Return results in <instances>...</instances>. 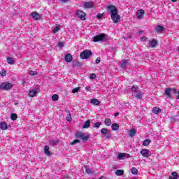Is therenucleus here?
I'll return each instance as SVG.
<instances>
[{
    "instance_id": "1",
    "label": "nucleus",
    "mask_w": 179,
    "mask_h": 179,
    "mask_svg": "<svg viewBox=\"0 0 179 179\" xmlns=\"http://www.w3.org/2000/svg\"><path fill=\"white\" fill-rule=\"evenodd\" d=\"M13 87V84L9 82H4L0 84V90H10Z\"/></svg>"
},
{
    "instance_id": "2",
    "label": "nucleus",
    "mask_w": 179,
    "mask_h": 179,
    "mask_svg": "<svg viewBox=\"0 0 179 179\" xmlns=\"http://www.w3.org/2000/svg\"><path fill=\"white\" fill-rule=\"evenodd\" d=\"M171 92L176 94L177 93V90L176 88H166L164 93V96H166L167 99H171Z\"/></svg>"
},
{
    "instance_id": "3",
    "label": "nucleus",
    "mask_w": 179,
    "mask_h": 179,
    "mask_svg": "<svg viewBox=\"0 0 179 179\" xmlns=\"http://www.w3.org/2000/svg\"><path fill=\"white\" fill-rule=\"evenodd\" d=\"M92 55V51L89 50H85L80 53V57L81 59H87V58H90Z\"/></svg>"
},
{
    "instance_id": "4",
    "label": "nucleus",
    "mask_w": 179,
    "mask_h": 179,
    "mask_svg": "<svg viewBox=\"0 0 179 179\" xmlns=\"http://www.w3.org/2000/svg\"><path fill=\"white\" fill-rule=\"evenodd\" d=\"M106 9L110 16H112V15L118 13V9H117V7H115L114 5L108 6Z\"/></svg>"
},
{
    "instance_id": "5",
    "label": "nucleus",
    "mask_w": 179,
    "mask_h": 179,
    "mask_svg": "<svg viewBox=\"0 0 179 179\" xmlns=\"http://www.w3.org/2000/svg\"><path fill=\"white\" fill-rule=\"evenodd\" d=\"M75 136L78 139H82V141H83L84 142L87 141V139H89V138H90L89 136H86V135H85L84 133H82L80 131L76 132L75 134Z\"/></svg>"
},
{
    "instance_id": "6",
    "label": "nucleus",
    "mask_w": 179,
    "mask_h": 179,
    "mask_svg": "<svg viewBox=\"0 0 179 179\" xmlns=\"http://www.w3.org/2000/svg\"><path fill=\"white\" fill-rule=\"evenodd\" d=\"M38 92H40L39 87H36L32 90H30L29 91V97H36V96H37L38 94Z\"/></svg>"
},
{
    "instance_id": "7",
    "label": "nucleus",
    "mask_w": 179,
    "mask_h": 179,
    "mask_svg": "<svg viewBox=\"0 0 179 179\" xmlns=\"http://www.w3.org/2000/svg\"><path fill=\"white\" fill-rule=\"evenodd\" d=\"M106 38V34H101L99 35L95 36L93 38L94 43H98V41H103Z\"/></svg>"
},
{
    "instance_id": "8",
    "label": "nucleus",
    "mask_w": 179,
    "mask_h": 179,
    "mask_svg": "<svg viewBox=\"0 0 179 179\" xmlns=\"http://www.w3.org/2000/svg\"><path fill=\"white\" fill-rule=\"evenodd\" d=\"M110 17L113 22V23H118L120 22V15H118V13H116L115 14H113L110 15Z\"/></svg>"
},
{
    "instance_id": "9",
    "label": "nucleus",
    "mask_w": 179,
    "mask_h": 179,
    "mask_svg": "<svg viewBox=\"0 0 179 179\" xmlns=\"http://www.w3.org/2000/svg\"><path fill=\"white\" fill-rule=\"evenodd\" d=\"M77 16H78V17L82 20H86V13H85V12L82 11V10H77V13H76Z\"/></svg>"
},
{
    "instance_id": "10",
    "label": "nucleus",
    "mask_w": 179,
    "mask_h": 179,
    "mask_svg": "<svg viewBox=\"0 0 179 179\" xmlns=\"http://www.w3.org/2000/svg\"><path fill=\"white\" fill-rule=\"evenodd\" d=\"M143 15H145V10H138L136 13V17L138 19H143Z\"/></svg>"
},
{
    "instance_id": "11",
    "label": "nucleus",
    "mask_w": 179,
    "mask_h": 179,
    "mask_svg": "<svg viewBox=\"0 0 179 179\" xmlns=\"http://www.w3.org/2000/svg\"><path fill=\"white\" fill-rule=\"evenodd\" d=\"M144 94V92H142L141 91H138L134 94V97L137 99V100H141V99H143Z\"/></svg>"
},
{
    "instance_id": "12",
    "label": "nucleus",
    "mask_w": 179,
    "mask_h": 179,
    "mask_svg": "<svg viewBox=\"0 0 179 179\" xmlns=\"http://www.w3.org/2000/svg\"><path fill=\"white\" fill-rule=\"evenodd\" d=\"M141 155L143 156V157L148 158L149 157V150L148 149H142L140 152Z\"/></svg>"
},
{
    "instance_id": "13",
    "label": "nucleus",
    "mask_w": 179,
    "mask_h": 179,
    "mask_svg": "<svg viewBox=\"0 0 179 179\" xmlns=\"http://www.w3.org/2000/svg\"><path fill=\"white\" fill-rule=\"evenodd\" d=\"M101 133L103 134V135L105 136L106 139H110V135H108V129L106 128H102L101 129Z\"/></svg>"
},
{
    "instance_id": "14",
    "label": "nucleus",
    "mask_w": 179,
    "mask_h": 179,
    "mask_svg": "<svg viewBox=\"0 0 179 179\" xmlns=\"http://www.w3.org/2000/svg\"><path fill=\"white\" fill-rule=\"evenodd\" d=\"M93 6H94V4L93 3V2L90 1V2H85L84 3V9H90L92 8H93Z\"/></svg>"
},
{
    "instance_id": "15",
    "label": "nucleus",
    "mask_w": 179,
    "mask_h": 179,
    "mask_svg": "<svg viewBox=\"0 0 179 179\" xmlns=\"http://www.w3.org/2000/svg\"><path fill=\"white\" fill-rule=\"evenodd\" d=\"M125 157H129V154L127 155L124 152H119L117 155V159H119V160H124Z\"/></svg>"
},
{
    "instance_id": "16",
    "label": "nucleus",
    "mask_w": 179,
    "mask_h": 179,
    "mask_svg": "<svg viewBox=\"0 0 179 179\" xmlns=\"http://www.w3.org/2000/svg\"><path fill=\"white\" fill-rule=\"evenodd\" d=\"M30 16H32L34 20H40V19H41V17H40V14H38V13L32 12L30 13Z\"/></svg>"
},
{
    "instance_id": "17",
    "label": "nucleus",
    "mask_w": 179,
    "mask_h": 179,
    "mask_svg": "<svg viewBox=\"0 0 179 179\" xmlns=\"http://www.w3.org/2000/svg\"><path fill=\"white\" fill-rule=\"evenodd\" d=\"M129 62V60H128V59L122 60V63L119 64L120 68H122V69L127 68V65H128Z\"/></svg>"
},
{
    "instance_id": "18",
    "label": "nucleus",
    "mask_w": 179,
    "mask_h": 179,
    "mask_svg": "<svg viewBox=\"0 0 179 179\" xmlns=\"http://www.w3.org/2000/svg\"><path fill=\"white\" fill-rule=\"evenodd\" d=\"M157 41L155 38L150 41V47H151V48H156V47H157Z\"/></svg>"
},
{
    "instance_id": "19",
    "label": "nucleus",
    "mask_w": 179,
    "mask_h": 179,
    "mask_svg": "<svg viewBox=\"0 0 179 179\" xmlns=\"http://www.w3.org/2000/svg\"><path fill=\"white\" fill-rule=\"evenodd\" d=\"M43 150H44L45 155H47V156H51V152H50V146L45 145L43 148Z\"/></svg>"
},
{
    "instance_id": "20",
    "label": "nucleus",
    "mask_w": 179,
    "mask_h": 179,
    "mask_svg": "<svg viewBox=\"0 0 179 179\" xmlns=\"http://www.w3.org/2000/svg\"><path fill=\"white\" fill-rule=\"evenodd\" d=\"M164 27L162 25H158L155 28V31L157 33H162V31H164Z\"/></svg>"
},
{
    "instance_id": "21",
    "label": "nucleus",
    "mask_w": 179,
    "mask_h": 179,
    "mask_svg": "<svg viewBox=\"0 0 179 179\" xmlns=\"http://www.w3.org/2000/svg\"><path fill=\"white\" fill-rule=\"evenodd\" d=\"M91 104H93V106H99L100 105V101L97 99H92L90 101Z\"/></svg>"
},
{
    "instance_id": "22",
    "label": "nucleus",
    "mask_w": 179,
    "mask_h": 179,
    "mask_svg": "<svg viewBox=\"0 0 179 179\" xmlns=\"http://www.w3.org/2000/svg\"><path fill=\"white\" fill-rule=\"evenodd\" d=\"M0 128L2 131H6L8 129V124H6V122H2L0 124Z\"/></svg>"
},
{
    "instance_id": "23",
    "label": "nucleus",
    "mask_w": 179,
    "mask_h": 179,
    "mask_svg": "<svg viewBox=\"0 0 179 179\" xmlns=\"http://www.w3.org/2000/svg\"><path fill=\"white\" fill-rule=\"evenodd\" d=\"M73 57H72V55L71 54H67L65 57V61L66 62H72V59H73Z\"/></svg>"
},
{
    "instance_id": "24",
    "label": "nucleus",
    "mask_w": 179,
    "mask_h": 179,
    "mask_svg": "<svg viewBox=\"0 0 179 179\" xmlns=\"http://www.w3.org/2000/svg\"><path fill=\"white\" fill-rule=\"evenodd\" d=\"M152 113L154 114H160V113H162V109H160V108L154 107L152 108Z\"/></svg>"
},
{
    "instance_id": "25",
    "label": "nucleus",
    "mask_w": 179,
    "mask_h": 179,
    "mask_svg": "<svg viewBox=\"0 0 179 179\" xmlns=\"http://www.w3.org/2000/svg\"><path fill=\"white\" fill-rule=\"evenodd\" d=\"M113 131H118L120 129V125L117 123H113L111 126Z\"/></svg>"
},
{
    "instance_id": "26",
    "label": "nucleus",
    "mask_w": 179,
    "mask_h": 179,
    "mask_svg": "<svg viewBox=\"0 0 179 179\" xmlns=\"http://www.w3.org/2000/svg\"><path fill=\"white\" fill-rule=\"evenodd\" d=\"M7 62L9 65H13L15 64V59L13 57H7Z\"/></svg>"
},
{
    "instance_id": "27",
    "label": "nucleus",
    "mask_w": 179,
    "mask_h": 179,
    "mask_svg": "<svg viewBox=\"0 0 179 179\" xmlns=\"http://www.w3.org/2000/svg\"><path fill=\"white\" fill-rule=\"evenodd\" d=\"M129 136H131V138L134 137V135H136V130H135V129H131L129 130Z\"/></svg>"
},
{
    "instance_id": "28",
    "label": "nucleus",
    "mask_w": 179,
    "mask_h": 179,
    "mask_svg": "<svg viewBox=\"0 0 179 179\" xmlns=\"http://www.w3.org/2000/svg\"><path fill=\"white\" fill-rule=\"evenodd\" d=\"M178 174L177 172H172L171 176L169 177V179H178Z\"/></svg>"
},
{
    "instance_id": "29",
    "label": "nucleus",
    "mask_w": 179,
    "mask_h": 179,
    "mask_svg": "<svg viewBox=\"0 0 179 179\" xmlns=\"http://www.w3.org/2000/svg\"><path fill=\"white\" fill-rule=\"evenodd\" d=\"M106 127H110L111 125V119L106 118L104 120Z\"/></svg>"
},
{
    "instance_id": "30",
    "label": "nucleus",
    "mask_w": 179,
    "mask_h": 179,
    "mask_svg": "<svg viewBox=\"0 0 179 179\" xmlns=\"http://www.w3.org/2000/svg\"><path fill=\"white\" fill-rule=\"evenodd\" d=\"M150 139L148 138L145 139L143 142V146H149V145L150 144Z\"/></svg>"
},
{
    "instance_id": "31",
    "label": "nucleus",
    "mask_w": 179,
    "mask_h": 179,
    "mask_svg": "<svg viewBox=\"0 0 179 179\" xmlns=\"http://www.w3.org/2000/svg\"><path fill=\"white\" fill-rule=\"evenodd\" d=\"M115 174H116V176H124V170L117 169L115 171Z\"/></svg>"
},
{
    "instance_id": "32",
    "label": "nucleus",
    "mask_w": 179,
    "mask_h": 179,
    "mask_svg": "<svg viewBox=\"0 0 179 179\" xmlns=\"http://www.w3.org/2000/svg\"><path fill=\"white\" fill-rule=\"evenodd\" d=\"M90 127V120H87L85 122V124H84V125L83 126V128H85V129H87V128H89Z\"/></svg>"
},
{
    "instance_id": "33",
    "label": "nucleus",
    "mask_w": 179,
    "mask_h": 179,
    "mask_svg": "<svg viewBox=\"0 0 179 179\" xmlns=\"http://www.w3.org/2000/svg\"><path fill=\"white\" fill-rule=\"evenodd\" d=\"M10 120L12 121H16V120H17V115L16 113H12L10 116Z\"/></svg>"
},
{
    "instance_id": "34",
    "label": "nucleus",
    "mask_w": 179,
    "mask_h": 179,
    "mask_svg": "<svg viewBox=\"0 0 179 179\" xmlns=\"http://www.w3.org/2000/svg\"><path fill=\"white\" fill-rule=\"evenodd\" d=\"M131 171V173L134 174V176H138V169H136L135 167H132Z\"/></svg>"
},
{
    "instance_id": "35",
    "label": "nucleus",
    "mask_w": 179,
    "mask_h": 179,
    "mask_svg": "<svg viewBox=\"0 0 179 179\" xmlns=\"http://www.w3.org/2000/svg\"><path fill=\"white\" fill-rule=\"evenodd\" d=\"M61 29V27L59 25L55 27V29L52 30L53 33H58Z\"/></svg>"
},
{
    "instance_id": "36",
    "label": "nucleus",
    "mask_w": 179,
    "mask_h": 179,
    "mask_svg": "<svg viewBox=\"0 0 179 179\" xmlns=\"http://www.w3.org/2000/svg\"><path fill=\"white\" fill-rule=\"evenodd\" d=\"M59 99L58 94H55L52 96V100H53V101H57Z\"/></svg>"
},
{
    "instance_id": "37",
    "label": "nucleus",
    "mask_w": 179,
    "mask_h": 179,
    "mask_svg": "<svg viewBox=\"0 0 179 179\" xmlns=\"http://www.w3.org/2000/svg\"><path fill=\"white\" fill-rule=\"evenodd\" d=\"M76 143H80V140L79 139H76V140H73L71 143L70 145H76Z\"/></svg>"
},
{
    "instance_id": "38",
    "label": "nucleus",
    "mask_w": 179,
    "mask_h": 179,
    "mask_svg": "<svg viewBox=\"0 0 179 179\" xmlns=\"http://www.w3.org/2000/svg\"><path fill=\"white\" fill-rule=\"evenodd\" d=\"M80 87H78L73 89L71 93H73V94L78 93V92H80Z\"/></svg>"
},
{
    "instance_id": "39",
    "label": "nucleus",
    "mask_w": 179,
    "mask_h": 179,
    "mask_svg": "<svg viewBox=\"0 0 179 179\" xmlns=\"http://www.w3.org/2000/svg\"><path fill=\"white\" fill-rule=\"evenodd\" d=\"M131 91L134 92V93H136L138 92V86L137 85H133L131 87Z\"/></svg>"
},
{
    "instance_id": "40",
    "label": "nucleus",
    "mask_w": 179,
    "mask_h": 179,
    "mask_svg": "<svg viewBox=\"0 0 179 179\" xmlns=\"http://www.w3.org/2000/svg\"><path fill=\"white\" fill-rule=\"evenodd\" d=\"M68 115L66 117V120L69 122L72 121V117L71 116V113H69V110L67 111Z\"/></svg>"
},
{
    "instance_id": "41",
    "label": "nucleus",
    "mask_w": 179,
    "mask_h": 179,
    "mask_svg": "<svg viewBox=\"0 0 179 179\" xmlns=\"http://www.w3.org/2000/svg\"><path fill=\"white\" fill-rule=\"evenodd\" d=\"M0 75L1 76H6V71L5 69H3L0 71Z\"/></svg>"
},
{
    "instance_id": "42",
    "label": "nucleus",
    "mask_w": 179,
    "mask_h": 179,
    "mask_svg": "<svg viewBox=\"0 0 179 179\" xmlns=\"http://www.w3.org/2000/svg\"><path fill=\"white\" fill-rule=\"evenodd\" d=\"M85 171L87 174H92V169L86 166H85Z\"/></svg>"
},
{
    "instance_id": "43",
    "label": "nucleus",
    "mask_w": 179,
    "mask_h": 179,
    "mask_svg": "<svg viewBox=\"0 0 179 179\" xmlns=\"http://www.w3.org/2000/svg\"><path fill=\"white\" fill-rule=\"evenodd\" d=\"M37 73V71H29V75H31V76H36Z\"/></svg>"
},
{
    "instance_id": "44",
    "label": "nucleus",
    "mask_w": 179,
    "mask_h": 179,
    "mask_svg": "<svg viewBox=\"0 0 179 179\" xmlns=\"http://www.w3.org/2000/svg\"><path fill=\"white\" fill-rule=\"evenodd\" d=\"M94 128H100V126L101 125V123L100 122H96L95 124H94Z\"/></svg>"
},
{
    "instance_id": "45",
    "label": "nucleus",
    "mask_w": 179,
    "mask_h": 179,
    "mask_svg": "<svg viewBox=\"0 0 179 179\" xmlns=\"http://www.w3.org/2000/svg\"><path fill=\"white\" fill-rule=\"evenodd\" d=\"M65 46V43H64V42H59L58 43V47H59L60 48H62V47Z\"/></svg>"
},
{
    "instance_id": "46",
    "label": "nucleus",
    "mask_w": 179,
    "mask_h": 179,
    "mask_svg": "<svg viewBox=\"0 0 179 179\" xmlns=\"http://www.w3.org/2000/svg\"><path fill=\"white\" fill-rule=\"evenodd\" d=\"M95 62L96 64H99L100 62H101V58H100V57H97L95 60Z\"/></svg>"
},
{
    "instance_id": "47",
    "label": "nucleus",
    "mask_w": 179,
    "mask_h": 179,
    "mask_svg": "<svg viewBox=\"0 0 179 179\" xmlns=\"http://www.w3.org/2000/svg\"><path fill=\"white\" fill-rule=\"evenodd\" d=\"M96 73H92L90 76V79H96Z\"/></svg>"
},
{
    "instance_id": "48",
    "label": "nucleus",
    "mask_w": 179,
    "mask_h": 179,
    "mask_svg": "<svg viewBox=\"0 0 179 179\" xmlns=\"http://www.w3.org/2000/svg\"><path fill=\"white\" fill-rule=\"evenodd\" d=\"M96 17L97 19H101L103 17V14L101 13H99L97 15H96Z\"/></svg>"
},
{
    "instance_id": "49",
    "label": "nucleus",
    "mask_w": 179,
    "mask_h": 179,
    "mask_svg": "<svg viewBox=\"0 0 179 179\" xmlns=\"http://www.w3.org/2000/svg\"><path fill=\"white\" fill-rule=\"evenodd\" d=\"M85 90H87V92H92V88L89 86H86Z\"/></svg>"
},
{
    "instance_id": "50",
    "label": "nucleus",
    "mask_w": 179,
    "mask_h": 179,
    "mask_svg": "<svg viewBox=\"0 0 179 179\" xmlns=\"http://www.w3.org/2000/svg\"><path fill=\"white\" fill-rule=\"evenodd\" d=\"M69 2V0H60V3H66Z\"/></svg>"
},
{
    "instance_id": "51",
    "label": "nucleus",
    "mask_w": 179,
    "mask_h": 179,
    "mask_svg": "<svg viewBox=\"0 0 179 179\" xmlns=\"http://www.w3.org/2000/svg\"><path fill=\"white\" fill-rule=\"evenodd\" d=\"M82 65L83 64L79 62H76V66H82Z\"/></svg>"
},
{
    "instance_id": "52",
    "label": "nucleus",
    "mask_w": 179,
    "mask_h": 179,
    "mask_svg": "<svg viewBox=\"0 0 179 179\" xmlns=\"http://www.w3.org/2000/svg\"><path fill=\"white\" fill-rule=\"evenodd\" d=\"M141 40H143V41H146V40H148V38H146V36H143L141 37Z\"/></svg>"
},
{
    "instance_id": "53",
    "label": "nucleus",
    "mask_w": 179,
    "mask_h": 179,
    "mask_svg": "<svg viewBox=\"0 0 179 179\" xmlns=\"http://www.w3.org/2000/svg\"><path fill=\"white\" fill-rule=\"evenodd\" d=\"M120 115V113L117 112L114 114V117H118Z\"/></svg>"
},
{
    "instance_id": "54",
    "label": "nucleus",
    "mask_w": 179,
    "mask_h": 179,
    "mask_svg": "<svg viewBox=\"0 0 179 179\" xmlns=\"http://www.w3.org/2000/svg\"><path fill=\"white\" fill-rule=\"evenodd\" d=\"M177 93H178V96H176V99H178V100H179V91H178Z\"/></svg>"
},
{
    "instance_id": "55",
    "label": "nucleus",
    "mask_w": 179,
    "mask_h": 179,
    "mask_svg": "<svg viewBox=\"0 0 179 179\" xmlns=\"http://www.w3.org/2000/svg\"><path fill=\"white\" fill-rule=\"evenodd\" d=\"M52 143L53 145H57V143H58V141H53Z\"/></svg>"
},
{
    "instance_id": "56",
    "label": "nucleus",
    "mask_w": 179,
    "mask_h": 179,
    "mask_svg": "<svg viewBox=\"0 0 179 179\" xmlns=\"http://www.w3.org/2000/svg\"><path fill=\"white\" fill-rule=\"evenodd\" d=\"M142 33H143V31H138V34H142Z\"/></svg>"
},
{
    "instance_id": "57",
    "label": "nucleus",
    "mask_w": 179,
    "mask_h": 179,
    "mask_svg": "<svg viewBox=\"0 0 179 179\" xmlns=\"http://www.w3.org/2000/svg\"><path fill=\"white\" fill-rule=\"evenodd\" d=\"M172 2H177V0H171Z\"/></svg>"
},
{
    "instance_id": "58",
    "label": "nucleus",
    "mask_w": 179,
    "mask_h": 179,
    "mask_svg": "<svg viewBox=\"0 0 179 179\" xmlns=\"http://www.w3.org/2000/svg\"><path fill=\"white\" fill-rule=\"evenodd\" d=\"M104 178V176H101L100 178H99V179H103Z\"/></svg>"
},
{
    "instance_id": "59",
    "label": "nucleus",
    "mask_w": 179,
    "mask_h": 179,
    "mask_svg": "<svg viewBox=\"0 0 179 179\" xmlns=\"http://www.w3.org/2000/svg\"><path fill=\"white\" fill-rule=\"evenodd\" d=\"M134 179H138V178H134Z\"/></svg>"
}]
</instances>
